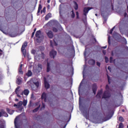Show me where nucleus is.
Masks as SVG:
<instances>
[{"instance_id":"obj_1","label":"nucleus","mask_w":128,"mask_h":128,"mask_svg":"<svg viewBox=\"0 0 128 128\" xmlns=\"http://www.w3.org/2000/svg\"><path fill=\"white\" fill-rule=\"evenodd\" d=\"M28 46V42H24L22 47V52L24 54V58H29L30 54L28 52H26V48Z\"/></svg>"},{"instance_id":"obj_2","label":"nucleus","mask_w":128,"mask_h":128,"mask_svg":"<svg viewBox=\"0 0 128 128\" xmlns=\"http://www.w3.org/2000/svg\"><path fill=\"white\" fill-rule=\"evenodd\" d=\"M106 90L107 91H106L104 92L103 98H110V92H112V89L108 86V85L106 86Z\"/></svg>"},{"instance_id":"obj_3","label":"nucleus","mask_w":128,"mask_h":128,"mask_svg":"<svg viewBox=\"0 0 128 128\" xmlns=\"http://www.w3.org/2000/svg\"><path fill=\"white\" fill-rule=\"evenodd\" d=\"M36 36L37 38V40H38V42L44 38V36L42 34L40 30H38L36 32Z\"/></svg>"},{"instance_id":"obj_4","label":"nucleus","mask_w":128,"mask_h":128,"mask_svg":"<svg viewBox=\"0 0 128 128\" xmlns=\"http://www.w3.org/2000/svg\"><path fill=\"white\" fill-rule=\"evenodd\" d=\"M22 34V32H12L11 34H10V36H12V38H14L16 36H20V34Z\"/></svg>"},{"instance_id":"obj_5","label":"nucleus","mask_w":128,"mask_h":128,"mask_svg":"<svg viewBox=\"0 0 128 128\" xmlns=\"http://www.w3.org/2000/svg\"><path fill=\"white\" fill-rule=\"evenodd\" d=\"M46 34L50 38H52L54 37V34H52V32L50 30L46 31Z\"/></svg>"},{"instance_id":"obj_6","label":"nucleus","mask_w":128,"mask_h":128,"mask_svg":"<svg viewBox=\"0 0 128 128\" xmlns=\"http://www.w3.org/2000/svg\"><path fill=\"white\" fill-rule=\"evenodd\" d=\"M44 80L45 88H46V90H48V88H50V84L48 82L46 81V78L45 77L44 78Z\"/></svg>"},{"instance_id":"obj_7","label":"nucleus","mask_w":128,"mask_h":128,"mask_svg":"<svg viewBox=\"0 0 128 128\" xmlns=\"http://www.w3.org/2000/svg\"><path fill=\"white\" fill-rule=\"evenodd\" d=\"M56 56V52L54 50H52L50 52V58H54V57Z\"/></svg>"},{"instance_id":"obj_8","label":"nucleus","mask_w":128,"mask_h":128,"mask_svg":"<svg viewBox=\"0 0 128 128\" xmlns=\"http://www.w3.org/2000/svg\"><path fill=\"white\" fill-rule=\"evenodd\" d=\"M34 84L36 86V88H32V90H38V86H40V82L38 81H37L36 82H34Z\"/></svg>"},{"instance_id":"obj_9","label":"nucleus","mask_w":128,"mask_h":128,"mask_svg":"<svg viewBox=\"0 0 128 128\" xmlns=\"http://www.w3.org/2000/svg\"><path fill=\"white\" fill-rule=\"evenodd\" d=\"M30 94V90L28 89H26L22 92L21 94V96H22V94H24L25 96H28Z\"/></svg>"},{"instance_id":"obj_10","label":"nucleus","mask_w":128,"mask_h":128,"mask_svg":"<svg viewBox=\"0 0 128 128\" xmlns=\"http://www.w3.org/2000/svg\"><path fill=\"white\" fill-rule=\"evenodd\" d=\"M42 70V66L40 64H38V68L36 69V72H40V71Z\"/></svg>"},{"instance_id":"obj_11","label":"nucleus","mask_w":128,"mask_h":128,"mask_svg":"<svg viewBox=\"0 0 128 128\" xmlns=\"http://www.w3.org/2000/svg\"><path fill=\"white\" fill-rule=\"evenodd\" d=\"M42 100H44V102H46L48 100V95L46 93H43L42 96Z\"/></svg>"},{"instance_id":"obj_12","label":"nucleus","mask_w":128,"mask_h":128,"mask_svg":"<svg viewBox=\"0 0 128 128\" xmlns=\"http://www.w3.org/2000/svg\"><path fill=\"white\" fill-rule=\"evenodd\" d=\"M90 10V8H84V15L85 16H86V14H88V10Z\"/></svg>"},{"instance_id":"obj_13","label":"nucleus","mask_w":128,"mask_h":128,"mask_svg":"<svg viewBox=\"0 0 128 128\" xmlns=\"http://www.w3.org/2000/svg\"><path fill=\"white\" fill-rule=\"evenodd\" d=\"M19 92H20V87H18L16 90V94H17V96H18V98H20V95L19 94Z\"/></svg>"},{"instance_id":"obj_14","label":"nucleus","mask_w":128,"mask_h":128,"mask_svg":"<svg viewBox=\"0 0 128 128\" xmlns=\"http://www.w3.org/2000/svg\"><path fill=\"white\" fill-rule=\"evenodd\" d=\"M16 84H22V78H20V77L17 78Z\"/></svg>"},{"instance_id":"obj_15","label":"nucleus","mask_w":128,"mask_h":128,"mask_svg":"<svg viewBox=\"0 0 128 128\" xmlns=\"http://www.w3.org/2000/svg\"><path fill=\"white\" fill-rule=\"evenodd\" d=\"M92 90L94 94H96V85L94 84L92 88Z\"/></svg>"},{"instance_id":"obj_16","label":"nucleus","mask_w":128,"mask_h":128,"mask_svg":"<svg viewBox=\"0 0 128 128\" xmlns=\"http://www.w3.org/2000/svg\"><path fill=\"white\" fill-rule=\"evenodd\" d=\"M22 64H20L18 68V72L20 74H24V72L22 70Z\"/></svg>"},{"instance_id":"obj_17","label":"nucleus","mask_w":128,"mask_h":128,"mask_svg":"<svg viewBox=\"0 0 128 128\" xmlns=\"http://www.w3.org/2000/svg\"><path fill=\"white\" fill-rule=\"evenodd\" d=\"M6 111L8 112L10 114H12L14 112V110H9L8 108H6Z\"/></svg>"},{"instance_id":"obj_18","label":"nucleus","mask_w":128,"mask_h":128,"mask_svg":"<svg viewBox=\"0 0 128 128\" xmlns=\"http://www.w3.org/2000/svg\"><path fill=\"white\" fill-rule=\"evenodd\" d=\"M52 16V14L48 13L45 17L46 20H48Z\"/></svg>"},{"instance_id":"obj_19","label":"nucleus","mask_w":128,"mask_h":128,"mask_svg":"<svg viewBox=\"0 0 128 128\" xmlns=\"http://www.w3.org/2000/svg\"><path fill=\"white\" fill-rule=\"evenodd\" d=\"M16 122H18V117H16L15 118V120H14V125H15V128H20V126H18V124H16Z\"/></svg>"},{"instance_id":"obj_20","label":"nucleus","mask_w":128,"mask_h":128,"mask_svg":"<svg viewBox=\"0 0 128 128\" xmlns=\"http://www.w3.org/2000/svg\"><path fill=\"white\" fill-rule=\"evenodd\" d=\"M32 71L30 70L26 74V76H32Z\"/></svg>"},{"instance_id":"obj_21","label":"nucleus","mask_w":128,"mask_h":128,"mask_svg":"<svg viewBox=\"0 0 128 128\" xmlns=\"http://www.w3.org/2000/svg\"><path fill=\"white\" fill-rule=\"evenodd\" d=\"M88 64H96V61L94 60H90L88 61Z\"/></svg>"},{"instance_id":"obj_22","label":"nucleus","mask_w":128,"mask_h":128,"mask_svg":"<svg viewBox=\"0 0 128 128\" xmlns=\"http://www.w3.org/2000/svg\"><path fill=\"white\" fill-rule=\"evenodd\" d=\"M42 10V5L40 4L38 6V11L37 12V15L38 16V14L40 12V10Z\"/></svg>"},{"instance_id":"obj_23","label":"nucleus","mask_w":128,"mask_h":128,"mask_svg":"<svg viewBox=\"0 0 128 128\" xmlns=\"http://www.w3.org/2000/svg\"><path fill=\"white\" fill-rule=\"evenodd\" d=\"M2 116H6V118H8V114H6L4 111H2Z\"/></svg>"},{"instance_id":"obj_24","label":"nucleus","mask_w":128,"mask_h":128,"mask_svg":"<svg viewBox=\"0 0 128 128\" xmlns=\"http://www.w3.org/2000/svg\"><path fill=\"white\" fill-rule=\"evenodd\" d=\"M102 94V91H99L96 95V98H100V94Z\"/></svg>"},{"instance_id":"obj_25","label":"nucleus","mask_w":128,"mask_h":128,"mask_svg":"<svg viewBox=\"0 0 128 128\" xmlns=\"http://www.w3.org/2000/svg\"><path fill=\"white\" fill-rule=\"evenodd\" d=\"M74 8L75 10H78V4H76V2H74Z\"/></svg>"},{"instance_id":"obj_26","label":"nucleus","mask_w":128,"mask_h":128,"mask_svg":"<svg viewBox=\"0 0 128 128\" xmlns=\"http://www.w3.org/2000/svg\"><path fill=\"white\" fill-rule=\"evenodd\" d=\"M28 104V100H24L22 104L24 106H26V104Z\"/></svg>"},{"instance_id":"obj_27","label":"nucleus","mask_w":128,"mask_h":128,"mask_svg":"<svg viewBox=\"0 0 128 128\" xmlns=\"http://www.w3.org/2000/svg\"><path fill=\"white\" fill-rule=\"evenodd\" d=\"M18 108H19L20 106H22V102H20L18 104Z\"/></svg>"},{"instance_id":"obj_28","label":"nucleus","mask_w":128,"mask_h":128,"mask_svg":"<svg viewBox=\"0 0 128 128\" xmlns=\"http://www.w3.org/2000/svg\"><path fill=\"white\" fill-rule=\"evenodd\" d=\"M50 63L47 62V72H50Z\"/></svg>"},{"instance_id":"obj_29","label":"nucleus","mask_w":128,"mask_h":128,"mask_svg":"<svg viewBox=\"0 0 128 128\" xmlns=\"http://www.w3.org/2000/svg\"><path fill=\"white\" fill-rule=\"evenodd\" d=\"M118 120H120V122H124V118H122V116H120L119 118H118Z\"/></svg>"},{"instance_id":"obj_30","label":"nucleus","mask_w":128,"mask_h":128,"mask_svg":"<svg viewBox=\"0 0 128 128\" xmlns=\"http://www.w3.org/2000/svg\"><path fill=\"white\" fill-rule=\"evenodd\" d=\"M40 106H39L38 108H37L36 109H34V110H33V112H38V109L40 108Z\"/></svg>"},{"instance_id":"obj_31","label":"nucleus","mask_w":128,"mask_h":128,"mask_svg":"<svg viewBox=\"0 0 128 128\" xmlns=\"http://www.w3.org/2000/svg\"><path fill=\"white\" fill-rule=\"evenodd\" d=\"M118 128H124V124L122 123L121 122Z\"/></svg>"},{"instance_id":"obj_32","label":"nucleus","mask_w":128,"mask_h":128,"mask_svg":"<svg viewBox=\"0 0 128 128\" xmlns=\"http://www.w3.org/2000/svg\"><path fill=\"white\" fill-rule=\"evenodd\" d=\"M108 42L109 44H110V36H108Z\"/></svg>"},{"instance_id":"obj_33","label":"nucleus","mask_w":128,"mask_h":128,"mask_svg":"<svg viewBox=\"0 0 128 128\" xmlns=\"http://www.w3.org/2000/svg\"><path fill=\"white\" fill-rule=\"evenodd\" d=\"M114 26L110 30V34H112V32H114Z\"/></svg>"},{"instance_id":"obj_34","label":"nucleus","mask_w":128,"mask_h":128,"mask_svg":"<svg viewBox=\"0 0 128 128\" xmlns=\"http://www.w3.org/2000/svg\"><path fill=\"white\" fill-rule=\"evenodd\" d=\"M105 62H108V57H105Z\"/></svg>"},{"instance_id":"obj_35","label":"nucleus","mask_w":128,"mask_h":128,"mask_svg":"<svg viewBox=\"0 0 128 128\" xmlns=\"http://www.w3.org/2000/svg\"><path fill=\"white\" fill-rule=\"evenodd\" d=\"M53 32H58V29H56V28H53Z\"/></svg>"},{"instance_id":"obj_36","label":"nucleus","mask_w":128,"mask_h":128,"mask_svg":"<svg viewBox=\"0 0 128 128\" xmlns=\"http://www.w3.org/2000/svg\"><path fill=\"white\" fill-rule=\"evenodd\" d=\"M44 104H42L41 108V110H44Z\"/></svg>"},{"instance_id":"obj_37","label":"nucleus","mask_w":128,"mask_h":128,"mask_svg":"<svg viewBox=\"0 0 128 128\" xmlns=\"http://www.w3.org/2000/svg\"><path fill=\"white\" fill-rule=\"evenodd\" d=\"M32 54H36V50H32Z\"/></svg>"},{"instance_id":"obj_38","label":"nucleus","mask_w":128,"mask_h":128,"mask_svg":"<svg viewBox=\"0 0 128 128\" xmlns=\"http://www.w3.org/2000/svg\"><path fill=\"white\" fill-rule=\"evenodd\" d=\"M0 128H4V124H0Z\"/></svg>"},{"instance_id":"obj_39","label":"nucleus","mask_w":128,"mask_h":128,"mask_svg":"<svg viewBox=\"0 0 128 128\" xmlns=\"http://www.w3.org/2000/svg\"><path fill=\"white\" fill-rule=\"evenodd\" d=\"M96 64H97V66H100V62H96Z\"/></svg>"},{"instance_id":"obj_40","label":"nucleus","mask_w":128,"mask_h":128,"mask_svg":"<svg viewBox=\"0 0 128 128\" xmlns=\"http://www.w3.org/2000/svg\"><path fill=\"white\" fill-rule=\"evenodd\" d=\"M34 34H35L34 32H32L31 38H34Z\"/></svg>"},{"instance_id":"obj_41","label":"nucleus","mask_w":128,"mask_h":128,"mask_svg":"<svg viewBox=\"0 0 128 128\" xmlns=\"http://www.w3.org/2000/svg\"><path fill=\"white\" fill-rule=\"evenodd\" d=\"M54 46H58V44L56 42V40H54Z\"/></svg>"},{"instance_id":"obj_42","label":"nucleus","mask_w":128,"mask_h":128,"mask_svg":"<svg viewBox=\"0 0 128 128\" xmlns=\"http://www.w3.org/2000/svg\"><path fill=\"white\" fill-rule=\"evenodd\" d=\"M84 56H86V49L84 53Z\"/></svg>"},{"instance_id":"obj_43","label":"nucleus","mask_w":128,"mask_h":128,"mask_svg":"<svg viewBox=\"0 0 128 128\" xmlns=\"http://www.w3.org/2000/svg\"><path fill=\"white\" fill-rule=\"evenodd\" d=\"M108 82L109 84H110V76H108Z\"/></svg>"},{"instance_id":"obj_44","label":"nucleus","mask_w":128,"mask_h":128,"mask_svg":"<svg viewBox=\"0 0 128 128\" xmlns=\"http://www.w3.org/2000/svg\"><path fill=\"white\" fill-rule=\"evenodd\" d=\"M2 50H0V56H2Z\"/></svg>"},{"instance_id":"obj_45","label":"nucleus","mask_w":128,"mask_h":128,"mask_svg":"<svg viewBox=\"0 0 128 128\" xmlns=\"http://www.w3.org/2000/svg\"><path fill=\"white\" fill-rule=\"evenodd\" d=\"M112 57H110V62H112Z\"/></svg>"},{"instance_id":"obj_46","label":"nucleus","mask_w":128,"mask_h":128,"mask_svg":"<svg viewBox=\"0 0 128 128\" xmlns=\"http://www.w3.org/2000/svg\"><path fill=\"white\" fill-rule=\"evenodd\" d=\"M76 14L77 16V18H78V12H76Z\"/></svg>"},{"instance_id":"obj_47","label":"nucleus","mask_w":128,"mask_h":128,"mask_svg":"<svg viewBox=\"0 0 128 128\" xmlns=\"http://www.w3.org/2000/svg\"><path fill=\"white\" fill-rule=\"evenodd\" d=\"M14 106H16V107L17 108H18V104H14Z\"/></svg>"},{"instance_id":"obj_48","label":"nucleus","mask_w":128,"mask_h":128,"mask_svg":"<svg viewBox=\"0 0 128 128\" xmlns=\"http://www.w3.org/2000/svg\"><path fill=\"white\" fill-rule=\"evenodd\" d=\"M108 69L110 72H111V70H111L110 66H108Z\"/></svg>"},{"instance_id":"obj_49","label":"nucleus","mask_w":128,"mask_h":128,"mask_svg":"<svg viewBox=\"0 0 128 128\" xmlns=\"http://www.w3.org/2000/svg\"><path fill=\"white\" fill-rule=\"evenodd\" d=\"M72 18H74V14L72 12Z\"/></svg>"},{"instance_id":"obj_50","label":"nucleus","mask_w":128,"mask_h":128,"mask_svg":"<svg viewBox=\"0 0 128 128\" xmlns=\"http://www.w3.org/2000/svg\"><path fill=\"white\" fill-rule=\"evenodd\" d=\"M102 48H104V49L106 48V46L102 47Z\"/></svg>"},{"instance_id":"obj_51","label":"nucleus","mask_w":128,"mask_h":128,"mask_svg":"<svg viewBox=\"0 0 128 128\" xmlns=\"http://www.w3.org/2000/svg\"><path fill=\"white\" fill-rule=\"evenodd\" d=\"M47 2H48V4H50V0H48Z\"/></svg>"},{"instance_id":"obj_52","label":"nucleus","mask_w":128,"mask_h":128,"mask_svg":"<svg viewBox=\"0 0 128 128\" xmlns=\"http://www.w3.org/2000/svg\"><path fill=\"white\" fill-rule=\"evenodd\" d=\"M50 44L52 46H54V45L52 44V41H50Z\"/></svg>"},{"instance_id":"obj_53","label":"nucleus","mask_w":128,"mask_h":128,"mask_svg":"<svg viewBox=\"0 0 128 128\" xmlns=\"http://www.w3.org/2000/svg\"><path fill=\"white\" fill-rule=\"evenodd\" d=\"M15 102H18V98L15 99Z\"/></svg>"},{"instance_id":"obj_54","label":"nucleus","mask_w":128,"mask_h":128,"mask_svg":"<svg viewBox=\"0 0 128 128\" xmlns=\"http://www.w3.org/2000/svg\"><path fill=\"white\" fill-rule=\"evenodd\" d=\"M116 35H117L118 36H120V35L119 34H116Z\"/></svg>"},{"instance_id":"obj_55","label":"nucleus","mask_w":128,"mask_h":128,"mask_svg":"<svg viewBox=\"0 0 128 128\" xmlns=\"http://www.w3.org/2000/svg\"><path fill=\"white\" fill-rule=\"evenodd\" d=\"M2 116V112H0V116Z\"/></svg>"},{"instance_id":"obj_56","label":"nucleus","mask_w":128,"mask_h":128,"mask_svg":"<svg viewBox=\"0 0 128 128\" xmlns=\"http://www.w3.org/2000/svg\"><path fill=\"white\" fill-rule=\"evenodd\" d=\"M79 102H80V98L79 99Z\"/></svg>"},{"instance_id":"obj_57","label":"nucleus","mask_w":128,"mask_h":128,"mask_svg":"<svg viewBox=\"0 0 128 128\" xmlns=\"http://www.w3.org/2000/svg\"><path fill=\"white\" fill-rule=\"evenodd\" d=\"M36 28H35L34 29V32H36Z\"/></svg>"},{"instance_id":"obj_58","label":"nucleus","mask_w":128,"mask_h":128,"mask_svg":"<svg viewBox=\"0 0 128 128\" xmlns=\"http://www.w3.org/2000/svg\"><path fill=\"white\" fill-rule=\"evenodd\" d=\"M103 54H106V52L104 51H103Z\"/></svg>"},{"instance_id":"obj_59","label":"nucleus","mask_w":128,"mask_h":128,"mask_svg":"<svg viewBox=\"0 0 128 128\" xmlns=\"http://www.w3.org/2000/svg\"><path fill=\"white\" fill-rule=\"evenodd\" d=\"M114 37L116 38V34H114Z\"/></svg>"},{"instance_id":"obj_60","label":"nucleus","mask_w":128,"mask_h":128,"mask_svg":"<svg viewBox=\"0 0 128 128\" xmlns=\"http://www.w3.org/2000/svg\"><path fill=\"white\" fill-rule=\"evenodd\" d=\"M112 56H114V52H112Z\"/></svg>"},{"instance_id":"obj_61","label":"nucleus","mask_w":128,"mask_h":128,"mask_svg":"<svg viewBox=\"0 0 128 128\" xmlns=\"http://www.w3.org/2000/svg\"><path fill=\"white\" fill-rule=\"evenodd\" d=\"M96 16H98V14H96Z\"/></svg>"},{"instance_id":"obj_62","label":"nucleus","mask_w":128,"mask_h":128,"mask_svg":"<svg viewBox=\"0 0 128 128\" xmlns=\"http://www.w3.org/2000/svg\"><path fill=\"white\" fill-rule=\"evenodd\" d=\"M120 32H122V30H120Z\"/></svg>"},{"instance_id":"obj_63","label":"nucleus","mask_w":128,"mask_h":128,"mask_svg":"<svg viewBox=\"0 0 128 128\" xmlns=\"http://www.w3.org/2000/svg\"><path fill=\"white\" fill-rule=\"evenodd\" d=\"M80 86H82V82L80 83Z\"/></svg>"},{"instance_id":"obj_64","label":"nucleus","mask_w":128,"mask_h":128,"mask_svg":"<svg viewBox=\"0 0 128 128\" xmlns=\"http://www.w3.org/2000/svg\"><path fill=\"white\" fill-rule=\"evenodd\" d=\"M48 8H50V5L48 6Z\"/></svg>"}]
</instances>
